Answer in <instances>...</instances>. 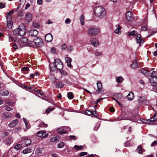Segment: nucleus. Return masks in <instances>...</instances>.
Masks as SVG:
<instances>
[{
  "mask_svg": "<svg viewBox=\"0 0 157 157\" xmlns=\"http://www.w3.org/2000/svg\"><path fill=\"white\" fill-rule=\"evenodd\" d=\"M149 70H145V69L143 68L141 70V72L144 75H146V74L147 73V72H149Z\"/></svg>",
  "mask_w": 157,
  "mask_h": 157,
  "instance_id": "nucleus-50",
  "label": "nucleus"
},
{
  "mask_svg": "<svg viewBox=\"0 0 157 157\" xmlns=\"http://www.w3.org/2000/svg\"><path fill=\"white\" fill-rule=\"evenodd\" d=\"M51 52L55 54L56 52V49L54 47H52L51 48Z\"/></svg>",
  "mask_w": 157,
  "mask_h": 157,
  "instance_id": "nucleus-53",
  "label": "nucleus"
},
{
  "mask_svg": "<svg viewBox=\"0 0 157 157\" xmlns=\"http://www.w3.org/2000/svg\"><path fill=\"white\" fill-rule=\"evenodd\" d=\"M65 59L66 61L68 67L71 68V59L69 57H65Z\"/></svg>",
  "mask_w": 157,
  "mask_h": 157,
  "instance_id": "nucleus-19",
  "label": "nucleus"
},
{
  "mask_svg": "<svg viewBox=\"0 0 157 157\" xmlns=\"http://www.w3.org/2000/svg\"><path fill=\"white\" fill-rule=\"evenodd\" d=\"M136 151L139 154H141L142 153V150L141 145H140L137 147L136 149Z\"/></svg>",
  "mask_w": 157,
  "mask_h": 157,
  "instance_id": "nucleus-36",
  "label": "nucleus"
},
{
  "mask_svg": "<svg viewBox=\"0 0 157 157\" xmlns=\"http://www.w3.org/2000/svg\"><path fill=\"white\" fill-rule=\"evenodd\" d=\"M115 78L117 82L118 83H122L124 80L123 78L121 76L116 77Z\"/></svg>",
  "mask_w": 157,
  "mask_h": 157,
  "instance_id": "nucleus-22",
  "label": "nucleus"
},
{
  "mask_svg": "<svg viewBox=\"0 0 157 157\" xmlns=\"http://www.w3.org/2000/svg\"><path fill=\"white\" fill-rule=\"evenodd\" d=\"M43 148H37L35 150V153L37 155H40L42 153Z\"/></svg>",
  "mask_w": 157,
  "mask_h": 157,
  "instance_id": "nucleus-25",
  "label": "nucleus"
},
{
  "mask_svg": "<svg viewBox=\"0 0 157 157\" xmlns=\"http://www.w3.org/2000/svg\"><path fill=\"white\" fill-rule=\"evenodd\" d=\"M94 55L97 57L101 56L102 55V52L99 51H96L94 53Z\"/></svg>",
  "mask_w": 157,
  "mask_h": 157,
  "instance_id": "nucleus-42",
  "label": "nucleus"
},
{
  "mask_svg": "<svg viewBox=\"0 0 157 157\" xmlns=\"http://www.w3.org/2000/svg\"><path fill=\"white\" fill-rule=\"evenodd\" d=\"M156 73L155 71H153L152 74L151 75V78L153 77H156Z\"/></svg>",
  "mask_w": 157,
  "mask_h": 157,
  "instance_id": "nucleus-54",
  "label": "nucleus"
},
{
  "mask_svg": "<svg viewBox=\"0 0 157 157\" xmlns=\"http://www.w3.org/2000/svg\"><path fill=\"white\" fill-rule=\"evenodd\" d=\"M46 133V131H38L37 134L36 135L39 137H41L43 136V135Z\"/></svg>",
  "mask_w": 157,
  "mask_h": 157,
  "instance_id": "nucleus-27",
  "label": "nucleus"
},
{
  "mask_svg": "<svg viewBox=\"0 0 157 157\" xmlns=\"http://www.w3.org/2000/svg\"><path fill=\"white\" fill-rule=\"evenodd\" d=\"M31 143V140L28 138L24 139L23 141V143H25L26 146L30 145Z\"/></svg>",
  "mask_w": 157,
  "mask_h": 157,
  "instance_id": "nucleus-21",
  "label": "nucleus"
},
{
  "mask_svg": "<svg viewBox=\"0 0 157 157\" xmlns=\"http://www.w3.org/2000/svg\"><path fill=\"white\" fill-rule=\"evenodd\" d=\"M59 140V138L57 137H53L50 140V142L52 143H57Z\"/></svg>",
  "mask_w": 157,
  "mask_h": 157,
  "instance_id": "nucleus-29",
  "label": "nucleus"
},
{
  "mask_svg": "<svg viewBox=\"0 0 157 157\" xmlns=\"http://www.w3.org/2000/svg\"><path fill=\"white\" fill-rule=\"evenodd\" d=\"M54 65L55 66L57 69L60 70L63 68V64L61 60L58 59H56L54 62Z\"/></svg>",
  "mask_w": 157,
  "mask_h": 157,
  "instance_id": "nucleus-6",
  "label": "nucleus"
},
{
  "mask_svg": "<svg viewBox=\"0 0 157 157\" xmlns=\"http://www.w3.org/2000/svg\"><path fill=\"white\" fill-rule=\"evenodd\" d=\"M50 71L52 72L55 71L57 69L55 66L50 67Z\"/></svg>",
  "mask_w": 157,
  "mask_h": 157,
  "instance_id": "nucleus-49",
  "label": "nucleus"
},
{
  "mask_svg": "<svg viewBox=\"0 0 157 157\" xmlns=\"http://www.w3.org/2000/svg\"><path fill=\"white\" fill-rule=\"evenodd\" d=\"M136 39V43L138 44H141L144 42V39L141 38V36L140 34H138L137 35Z\"/></svg>",
  "mask_w": 157,
  "mask_h": 157,
  "instance_id": "nucleus-9",
  "label": "nucleus"
},
{
  "mask_svg": "<svg viewBox=\"0 0 157 157\" xmlns=\"http://www.w3.org/2000/svg\"><path fill=\"white\" fill-rule=\"evenodd\" d=\"M71 22V20L69 18H67L65 20V22L66 24H69Z\"/></svg>",
  "mask_w": 157,
  "mask_h": 157,
  "instance_id": "nucleus-62",
  "label": "nucleus"
},
{
  "mask_svg": "<svg viewBox=\"0 0 157 157\" xmlns=\"http://www.w3.org/2000/svg\"><path fill=\"white\" fill-rule=\"evenodd\" d=\"M74 50L73 47L71 46H68L67 48V51L69 52H71Z\"/></svg>",
  "mask_w": 157,
  "mask_h": 157,
  "instance_id": "nucleus-48",
  "label": "nucleus"
},
{
  "mask_svg": "<svg viewBox=\"0 0 157 157\" xmlns=\"http://www.w3.org/2000/svg\"><path fill=\"white\" fill-rule=\"evenodd\" d=\"M13 142V140L12 137H9L4 142V143L8 145H10Z\"/></svg>",
  "mask_w": 157,
  "mask_h": 157,
  "instance_id": "nucleus-18",
  "label": "nucleus"
},
{
  "mask_svg": "<svg viewBox=\"0 0 157 157\" xmlns=\"http://www.w3.org/2000/svg\"><path fill=\"white\" fill-rule=\"evenodd\" d=\"M33 42L35 45L39 47H42L43 45L42 40L40 38H35L33 40Z\"/></svg>",
  "mask_w": 157,
  "mask_h": 157,
  "instance_id": "nucleus-7",
  "label": "nucleus"
},
{
  "mask_svg": "<svg viewBox=\"0 0 157 157\" xmlns=\"http://www.w3.org/2000/svg\"><path fill=\"white\" fill-rule=\"evenodd\" d=\"M90 42L95 47H98L99 45L98 40L95 38H92L90 40Z\"/></svg>",
  "mask_w": 157,
  "mask_h": 157,
  "instance_id": "nucleus-10",
  "label": "nucleus"
},
{
  "mask_svg": "<svg viewBox=\"0 0 157 157\" xmlns=\"http://www.w3.org/2000/svg\"><path fill=\"white\" fill-rule=\"evenodd\" d=\"M131 67L133 69L137 68L138 67L137 63L136 60H135L131 65Z\"/></svg>",
  "mask_w": 157,
  "mask_h": 157,
  "instance_id": "nucleus-30",
  "label": "nucleus"
},
{
  "mask_svg": "<svg viewBox=\"0 0 157 157\" xmlns=\"http://www.w3.org/2000/svg\"><path fill=\"white\" fill-rule=\"evenodd\" d=\"M38 32L36 30H31L29 32V35L30 36H34L38 34Z\"/></svg>",
  "mask_w": 157,
  "mask_h": 157,
  "instance_id": "nucleus-13",
  "label": "nucleus"
},
{
  "mask_svg": "<svg viewBox=\"0 0 157 157\" xmlns=\"http://www.w3.org/2000/svg\"><path fill=\"white\" fill-rule=\"evenodd\" d=\"M1 94L2 96H6L9 94V92L7 90H5L2 91Z\"/></svg>",
  "mask_w": 157,
  "mask_h": 157,
  "instance_id": "nucleus-44",
  "label": "nucleus"
},
{
  "mask_svg": "<svg viewBox=\"0 0 157 157\" xmlns=\"http://www.w3.org/2000/svg\"><path fill=\"white\" fill-rule=\"evenodd\" d=\"M21 147L22 146L21 145L17 144L14 147V149L18 150H19L21 148Z\"/></svg>",
  "mask_w": 157,
  "mask_h": 157,
  "instance_id": "nucleus-45",
  "label": "nucleus"
},
{
  "mask_svg": "<svg viewBox=\"0 0 157 157\" xmlns=\"http://www.w3.org/2000/svg\"><path fill=\"white\" fill-rule=\"evenodd\" d=\"M25 27L24 25H21L19 27L15 29L13 31V35L15 36L13 37L15 38V37H17V36H20L21 37L23 36L26 33V31L25 28Z\"/></svg>",
  "mask_w": 157,
  "mask_h": 157,
  "instance_id": "nucleus-2",
  "label": "nucleus"
},
{
  "mask_svg": "<svg viewBox=\"0 0 157 157\" xmlns=\"http://www.w3.org/2000/svg\"><path fill=\"white\" fill-rule=\"evenodd\" d=\"M67 48V46L65 44H63L61 45V48L63 50H65Z\"/></svg>",
  "mask_w": 157,
  "mask_h": 157,
  "instance_id": "nucleus-56",
  "label": "nucleus"
},
{
  "mask_svg": "<svg viewBox=\"0 0 157 157\" xmlns=\"http://www.w3.org/2000/svg\"><path fill=\"white\" fill-rule=\"evenodd\" d=\"M5 102L6 104H9L10 106H13L14 104V103L13 102L10 101L9 100H6Z\"/></svg>",
  "mask_w": 157,
  "mask_h": 157,
  "instance_id": "nucleus-47",
  "label": "nucleus"
},
{
  "mask_svg": "<svg viewBox=\"0 0 157 157\" xmlns=\"http://www.w3.org/2000/svg\"><path fill=\"white\" fill-rule=\"evenodd\" d=\"M67 97L69 99H72L73 98V93L71 92H69L67 93Z\"/></svg>",
  "mask_w": 157,
  "mask_h": 157,
  "instance_id": "nucleus-40",
  "label": "nucleus"
},
{
  "mask_svg": "<svg viewBox=\"0 0 157 157\" xmlns=\"http://www.w3.org/2000/svg\"><path fill=\"white\" fill-rule=\"evenodd\" d=\"M45 40L46 41L50 42L52 41L53 39L52 35L50 33L47 34L45 37Z\"/></svg>",
  "mask_w": 157,
  "mask_h": 157,
  "instance_id": "nucleus-14",
  "label": "nucleus"
},
{
  "mask_svg": "<svg viewBox=\"0 0 157 157\" xmlns=\"http://www.w3.org/2000/svg\"><path fill=\"white\" fill-rule=\"evenodd\" d=\"M147 27L146 26H143L141 27V31H145L146 30Z\"/></svg>",
  "mask_w": 157,
  "mask_h": 157,
  "instance_id": "nucleus-57",
  "label": "nucleus"
},
{
  "mask_svg": "<svg viewBox=\"0 0 157 157\" xmlns=\"http://www.w3.org/2000/svg\"><path fill=\"white\" fill-rule=\"evenodd\" d=\"M157 121V113H155L154 116L149 119L146 120L144 123L150 124H153L155 123V122Z\"/></svg>",
  "mask_w": 157,
  "mask_h": 157,
  "instance_id": "nucleus-5",
  "label": "nucleus"
},
{
  "mask_svg": "<svg viewBox=\"0 0 157 157\" xmlns=\"http://www.w3.org/2000/svg\"><path fill=\"white\" fill-rule=\"evenodd\" d=\"M18 121L17 119L12 121L8 124V126L10 128L15 127L18 123Z\"/></svg>",
  "mask_w": 157,
  "mask_h": 157,
  "instance_id": "nucleus-11",
  "label": "nucleus"
},
{
  "mask_svg": "<svg viewBox=\"0 0 157 157\" xmlns=\"http://www.w3.org/2000/svg\"><path fill=\"white\" fill-rule=\"evenodd\" d=\"M7 36L8 37V40L10 42L14 41V44L13 48L15 50L17 49L18 47H21V43H26L27 41V39L25 37H21L20 40H19V38L17 37L14 38L11 33H9Z\"/></svg>",
  "mask_w": 157,
  "mask_h": 157,
  "instance_id": "nucleus-1",
  "label": "nucleus"
},
{
  "mask_svg": "<svg viewBox=\"0 0 157 157\" xmlns=\"http://www.w3.org/2000/svg\"><path fill=\"white\" fill-rule=\"evenodd\" d=\"M5 4L3 3H0V8H4L5 7Z\"/></svg>",
  "mask_w": 157,
  "mask_h": 157,
  "instance_id": "nucleus-64",
  "label": "nucleus"
},
{
  "mask_svg": "<svg viewBox=\"0 0 157 157\" xmlns=\"http://www.w3.org/2000/svg\"><path fill=\"white\" fill-rule=\"evenodd\" d=\"M64 84L61 82H58L56 83V87L57 88H60L63 86Z\"/></svg>",
  "mask_w": 157,
  "mask_h": 157,
  "instance_id": "nucleus-35",
  "label": "nucleus"
},
{
  "mask_svg": "<svg viewBox=\"0 0 157 157\" xmlns=\"http://www.w3.org/2000/svg\"><path fill=\"white\" fill-rule=\"evenodd\" d=\"M21 87L25 89V90H31L32 89V87L30 86H25V85L23 84H21Z\"/></svg>",
  "mask_w": 157,
  "mask_h": 157,
  "instance_id": "nucleus-39",
  "label": "nucleus"
},
{
  "mask_svg": "<svg viewBox=\"0 0 157 157\" xmlns=\"http://www.w3.org/2000/svg\"><path fill=\"white\" fill-rule=\"evenodd\" d=\"M30 6V4H29L28 3H27L26 4V5H25V9L27 10L28 8Z\"/></svg>",
  "mask_w": 157,
  "mask_h": 157,
  "instance_id": "nucleus-63",
  "label": "nucleus"
},
{
  "mask_svg": "<svg viewBox=\"0 0 157 157\" xmlns=\"http://www.w3.org/2000/svg\"><path fill=\"white\" fill-rule=\"evenodd\" d=\"M87 152H81L80 154V155L81 156H84L85 155H87Z\"/></svg>",
  "mask_w": 157,
  "mask_h": 157,
  "instance_id": "nucleus-58",
  "label": "nucleus"
},
{
  "mask_svg": "<svg viewBox=\"0 0 157 157\" xmlns=\"http://www.w3.org/2000/svg\"><path fill=\"white\" fill-rule=\"evenodd\" d=\"M99 32V29L95 26H92L89 28L87 31L88 34L91 36L97 35Z\"/></svg>",
  "mask_w": 157,
  "mask_h": 157,
  "instance_id": "nucleus-4",
  "label": "nucleus"
},
{
  "mask_svg": "<svg viewBox=\"0 0 157 157\" xmlns=\"http://www.w3.org/2000/svg\"><path fill=\"white\" fill-rule=\"evenodd\" d=\"M94 12L96 16L101 18L104 17L106 15V12L105 9L101 6L96 7Z\"/></svg>",
  "mask_w": 157,
  "mask_h": 157,
  "instance_id": "nucleus-3",
  "label": "nucleus"
},
{
  "mask_svg": "<svg viewBox=\"0 0 157 157\" xmlns=\"http://www.w3.org/2000/svg\"><path fill=\"white\" fill-rule=\"evenodd\" d=\"M81 23L82 25H83L84 24L85 17L83 15H82L79 17Z\"/></svg>",
  "mask_w": 157,
  "mask_h": 157,
  "instance_id": "nucleus-31",
  "label": "nucleus"
},
{
  "mask_svg": "<svg viewBox=\"0 0 157 157\" xmlns=\"http://www.w3.org/2000/svg\"><path fill=\"white\" fill-rule=\"evenodd\" d=\"M29 70V68L27 67H23L21 69V70L22 71H28Z\"/></svg>",
  "mask_w": 157,
  "mask_h": 157,
  "instance_id": "nucleus-59",
  "label": "nucleus"
},
{
  "mask_svg": "<svg viewBox=\"0 0 157 157\" xmlns=\"http://www.w3.org/2000/svg\"><path fill=\"white\" fill-rule=\"evenodd\" d=\"M40 126L41 127H47L48 126V124H45L44 122H42L40 124Z\"/></svg>",
  "mask_w": 157,
  "mask_h": 157,
  "instance_id": "nucleus-52",
  "label": "nucleus"
},
{
  "mask_svg": "<svg viewBox=\"0 0 157 157\" xmlns=\"http://www.w3.org/2000/svg\"><path fill=\"white\" fill-rule=\"evenodd\" d=\"M32 149L30 148L27 147L22 151V153L24 154H27L31 152Z\"/></svg>",
  "mask_w": 157,
  "mask_h": 157,
  "instance_id": "nucleus-26",
  "label": "nucleus"
},
{
  "mask_svg": "<svg viewBox=\"0 0 157 157\" xmlns=\"http://www.w3.org/2000/svg\"><path fill=\"white\" fill-rule=\"evenodd\" d=\"M13 25V22L10 18L7 19V25L9 28H11Z\"/></svg>",
  "mask_w": 157,
  "mask_h": 157,
  "instance_id": "nucleus-17",
  "label": "nucleus"
},
{
  "mask_svg": "<svg viewBox=\"0 0 157 157\" xmlns=\"http://www.w3.org/2000/svg\"><path fill=\"white\" fill-rule=\"evenodd\" d=\"M97 86L98 91H100L102 88V85L101 83L99 81H98L97 82Z\"/></svg>",
  "mask_w": 157,
  "mask_h": 157,
  "instance_id": "nucleus-23",
  "label": "nucleus"
},
{
  "mask_svg": "<svg viewBox=\"0 0 157 157\" xmlns=\"http://www.w3.org/2000/svg\"><path fill=\"white\" fill-rule=\"evenodd\" d=\"M137 32L135 30H133L129 32L128 33V36H135L136 34H137Z\"/></svg>",
  "mask_w": 157,
  "mask_h": 157,
  "instance_id": "nucleus-28",
  "label": "nucleus"
},
{
  "mask_svg": "<svg viewBox=\"0 0 157 157\" xmlns=\"http://www.w3.org/2000/svg\"><path fill=\"white\" fill-rule=\"evenodd\" d=\"M64 145L65 144L64 143L61 142L58 144L57 147L58 148H62L64 147Z\"/></svg>",
  "mask_w": 157,
  "mask_h": 157,
  "instance_id": "nucleus-38",
  "label": "nucleus"
},
{
  "mask_svg": "<svg viewBox=\"0 0 157 157\" xmlns=\"http://www.w3.org/2000/svg\"><path fill=\"white\" fill-rule=\"evenodd\" d=\"M115 98H116L117 99L120 100L122 97V95L120 93H116L114 94Z\"/></svg>",
  "mask_w": 157,
  "mask_h": 157,
  "instance_id": "nucleus-33",
  "label": "nucleus"
},
{
  "mask_svg": "<svg viewBox=\"0 0 157 157\" xmlns=\"http://www.w3.org/2000/svg\"><path fill=\"white\" fill-rule=\"evenodd\" d=\"M33 25L36 28H38L40 27L39 25L37 23L35 22L33 23Z\"/></svg>",
  "mask_w": 157,
  "mask_h": 157,
  "instance_id": "nucleus-55",
  "label": "nucleus"
},
{
  "mask_svg": "<svg viewBox=\"0 0 157 157\" xmlns=\"http://www.w3.org/2000/svg\"><path fill=\"white\" fill-rule=\"evenodd\" d=\"M3 116L5 119L9 118L11 117V114L9 113H5L3 114Z\"/></svg>",
  "mask_w": 157,
  "mask_h": 157,
  "instance_id": "nucleus-32",
  "label": "nucleus"
},
{
  "mask_svg": "<svg viewBox=\"0 0 157 157\" xmlns=\"http://www.w3.org/2000/svg\"><path fill=\"white\" fill-rule=\"evenodd\" d=\"M74 147L77 150H81L83 148V147L82 146H79L76 145H75Z\"/></svg>",
  "mask_w": 157,
  "mask_h": 157,
  "instance_id": "nucleus-41",
  "label": "nucleus"
},
{
  "mask_svg": "<svg viewBox=\"0 0 157 157\" xmlns=\"http://www.w3.org/2000/svg\"><path fill=\"white\" fill-rule=\"evenodd\" d=\"M150 82L152 85L157 86V76L151 78L150 79Z\"/></svg>",
  "mask_w": 157,
  "mask_h": 157,
  "instance_id": "nucleus-12",
  "label": "nucleus"
},
{
  "mask_svg": "<svg viewBox=\"0 0 157 157\" xmlns=\"http://www.w3.org/2000/svg\"><path fill=\"white\" fill-rule=\"evenodd\" d=\"M24 10H19L17 13V15L19 17H22L24 16Z\"/></svg>",
  "mask_w": 157,
  "mask_h": 157,
  "instance_id": "nucleus-37",
  "label": "nucleus"
},
{
  "mask_svg": "<svg viewBox=\"0 0 157 157\" xmlns=\"http://www.w3.org/2000/svg\"><path fill=\"white\" fill-rule=\"evenodd\" d=\"M54 109L53 108H48L46 110L45 113L47 114H48L51 111H52L54 110Z\"/></svg>",
  "mask_w": 157,
  "mask_h": 157,
  "instance_id": "nucleus-43",
  "label": "nucleus"
},
{
  "mask_svg": "<svg viewBox=\"0 0 157 157\" xmlns=\"http://www.w3.org/2000/svg\"><path fill=\"white\" fill-rule=\"evenodd\" d=\"M68 138L69 140H76V137L75 136L71 135L68 136Z\"/></svg>",
  "mask_w": 157,
  "mask_h": 157,
  "instance_id": "nucleus-46",
  "label": "nucleus"
},
{
  "mask_svg": "<svg viewBox=\"0 0 157 157\" xmlns=\"http://www.w3.org/2000/svg\"><path fill=\"white\" fill-rule=\"evenodd\" d=\"M121 27L120 25H118L116 29L114 31V32L116 34L121 33Z\"/></svg>",
  "mask_w": 157,
  "mask_h": 157,
  "instance_id": "nucleus-34",
  "label": "nucleus"
},
{
  "mask_svg": "<svg viewBox=\"0 0 157 157\" xmlns=\"http://www.w3.org/2000/svg\"><path fill=\"white\" fill-rule=\"evenodd\" d=\"M5 109L8 111H10L11 110H13V108L9 107L6 106L5 108Z\"/></svg>",
  "mask_w": 157,
  "mask_h": 157,
  "instance_id": "nucleus-60",
  "label": "nucleus"
},
{
  "mask_svg": "<svg viewBox=\"0 0 157 157\" xmlns=\"http://www.w3.org/2000/svg\"><path fill=\"white\" fill-rule=\"evenodd\" d=\"M57 131L59 134H63L67 133V131L65 130L64 127H60L58 128Z\"/></svg>",
  "mask_w": 157,
  "mask_h": 157,
  "instance_id": "nucleus-16",
  "label": "nucleus"
},
{
  "mask_svg": "<svg viewBox=\"0 0 157 157\" xmlns=\"http://www.w3.org/2000/svg\"><path fill=\"white\" fill-rule=\"evenodd\" d=\"M127 97L128 100H132L134 98L133 93L132 92H130Z\"/></svg>",
  "mask_w": 157,
  "mask_h": 157,
  "instance_id": "nucleus-24",
  "label": "nucleus"
},
{
  "mask_svg": "<svg viewBox=\"0 0 157 157\" xmlns=\"http://www.w3.org/2000/svg\"><path fill=\"white\" fill-rule=\"evenodd\" d=\"M126 17L127 20L128 21H131L133 19L131 13L129 11L127 12L126 14Z\"/></svg>",
  "mask_w": 157,
  "mask_h": 157,
  "instance_id": "nucleus-15",
  "label": "nucleus"
},
{
  "mask_svg": "<svg viewBox=\"0 0 157 157\" xmlns=\"http://www.w3.org/2000/svg\"><path fill=\"white\" fill-rule=\"evenodd\" d=\"M157 145V141H155L153 142L151 144V147H154L155 146Z\"/></svg>",
  "mask_w": 157,
  "mask_h": 157,
  "instance_id": "nucleus-51",
  "label": "nucleus"
},
{
  "mask_svg": "<svg viewBox=\"0 0 157 157\" xmlns=\"http://www.w3.org/2000/svg\"><path fill=\"white\" fill-rule=\"evenodd\" d=\"M60 72L62 74L64 75H67V72L63 70H62Z\"/></svg>",
  "mask_w": 157,
  "mask_h": 157,
  "instance_id": "nucleus-61",
  "label": "nucleus"
},
{
  "mask_svg": "<svg viewBox=\"0 0 157 157\" xmlns=\"http://www.w3.org/2000/svg\"><path fill=\"white\" fill-rule=\"evenodd\" d=\"M25 19L28 22H29L32 19V15L30 13H27L25 16Z\"/></svg>",
  "mask_w": 157,
  "mask_h": 157,
  "instance_id": "nucleus-20",
  "label": "nucleus"
},
{
  "mask_svg": "<svg viewBox=\"0 0 157 157\" xmlns=\"http://www.w3.org/2000/svg\"><path fill=\"white\" fill-rule=\"evenodd\" d=\"M97 106V105H95L94 107V109L95 111H90L89 110H86V113L88 115H92L94 117H97V116L96 114V107Z\"/></svg>",
  "mask_w": 157,
  "mask_h": 157,
  "instance_id": "nucleus-8",
  "label": "nucleus"
}]
</instances>
